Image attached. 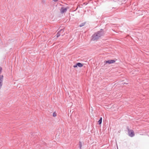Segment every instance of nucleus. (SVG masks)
<instances>
[{"label": "nucleus", "instance_id": "nucleus-8", "mask_svg": "<svg viewBox=\"0 0 149 149\" xmlns=\"http://www.w3.org/2000/svg\"><path fill=\"white\" fill-rule=\"evenodd\" d=\"M102 117H100V120L98 121V123L99 125L101 124L102 123Z\"/></svg>", "mask_w": 149, "mask_h": 149}, {"label": "nucleus", "instance_id": "nucleus-15", "mask_svg": "<svg viewBox=\"0 0 149 149\" xmlns=\"http://www.w3.org/2000/svg\"><path fill=\"white\" fill-rule=\"evenodd\" d=\"M53 1H54L56 2V1H58V0H53Z\"/></svg>", "mask_w": 149, "mask_h": 149}, {"label": "nucleus", "instance_id": "nucleus-12", "mask_svg": "<svg viewBox=\"0 0 149 149\" xmlns=\"http://www.w3.org/2000/svg\"><path fill=\"white\" fill-rule=\"evenodd\" d=\"M53 117H56V112H54L53 114Z\"/></svg>", "mask_w": 149, "mask_h": 149}, {"label": "nucleus", "instance_id": "nucleus-5", "mask_svg": "<svg viewBox=\"0 0 149 149\" xmlns=\"http://www.w3.org/2000/svg\"><path fill=\"white\" fill-rule=\"evenodd\" d=\"M67 10V8L66 7H62L60 9V12L61 13H63L66 12Z\"/></svg>", "mask_w": 149, "mask_h": 149}, {"label": "nucleus", "instance_id": "nucleus-1", "mask_svg": "<svg viewBox=\"0 0 149 149\" xmlns=\"http://www.w3.org/2000/svg\"><path fill=\"white\" fill-rule=\"evenodd\" d=\"M104 34L103 30L101 29L100 31L95 33L92 36L91 40L95 41L97 40Z\"/></svg>", "mask_w": 149, "mask_h": 149}, {"label": "nucleus", "instance_id": "nucleus-7", "mask_svg": "<svg viewBox=\"0 0 149 149\" xmlns=\"http://www.w3.org/2000/svg\"><path fill=\"white\" fill-rule=\"evenodd\" d=\"M64 34H61V33L59 31L57 34V38H58V37H59L61 35L62 36H63V35Z\"/></svg>", "mask_w": 149, "mask_h": 149}, {"label": "nucleus", "instance_id": "nucleus-3", "mask_svg": "<svg viewBox=\"0 0 149 149\" xmlns=\"http://www.w3.org/2000/svg\"><path fill=\"white\" fill-rule=\"evenodd\" d=\"M3 75H0V89L3 85Z\"/></svg>", "mask_w": 149, "mask_h": 149}, {"label": "nucleus", "instance_id": "nucleus-14", "mask_svg": "<svg viewBox=\"0 0 149 149\" xmlns=\"http://www.w3.org/2000/svg\"><path fill=\"white\" fill-rule=\"evenodd\" d=\"M130 73H131V74H134V73H133V71H132Z\"/></svg>", "mask_w": 149, "mask_h": 149}, {"label": "nucleus", "instance_id": "nucleus-11", "mask_svg": "<svg viewBox=\"0 0 149 149\" xmlns=\"http://www.w3.org/2000/svg\"><path fill=\"white\" fill-rule=\"evenodd\" d=\"M64 29H61L59 31L61 33V34H63V33L64 32Z\"/></svg>", "mask_w": 149, "mask_h": 149}, {"label": "nucleus", "instance_id": "nucleus-4", "mask_svg": "<svg viewBox=\"0 0 149 149\" xmlns=\"http://www.w3.org/2000/svg\"><path fill=\"white\" fill-rule=\"evenodd\" d=\"M115 62V61L113 60H110L108 61H105L104 63L105 64L108 63L109 64L113 63Z\"/></svg>", "mask_w": 149, "mask_h": 149}, {"label": "nucleus", "instance_id": "nucleus-13", "mask_svg": "<svg viewBox=\"0 0 149 149\" xmlns=\"http://www.w3.org/2000/svg\"><path fill=\"white\" fill-rule=\"evenodd\" d=\"M2 70V68L0 66V74H1Z\"/></svg>", "mask_w": 149, "mask_h": 149}, {"label": "nucleus", "instance_id": "nucleus-10", "mask_svg": "<svg viewBox=\"0 0 149 149\" xmlns=\"http://www.w3.org/2000/svg\"><path fill=\"white\" fill-rule=\"evenodd\" d=\"M85 24V22H84V23H81L79 25V26L80 27H82L83 26H84V25Z\"/></svg>", "mask_w": 149, "mask_h": 149}, {"label": "nucleus", "instance_id": "nucleus-6", "mask_svg": "<svg viewBox=\"0 0 149 149\" xmlns=\"http://www.w3.org/2000/svg\"><path fill=\"white\" fill-rule=\"evenodd\" d=\"M83 66V64L80 63H78L76 65H74L73 66L74 68H76L78 66L79 67H81Z\"/></svg>", "mask_w": 149, "mask_h": 149}, {"label": "nucleus", "instance_id": "nucleus-9", "mask_svg": "<svg viewBox=\"0 0 149 149\" xmlns=\"http://www.w3.org/2000/svg\"><path fill=\"white\" fill-rule=\"evenodd\" d=\"M82 147V143L81 141H79V147L80 149H81Z\"/></svg>", "mask_w": 149, "mask_h": 149}, {"label": "nucleus", "instance_id": "nucleus-2", "mask_svg": "<svg viewBox=\"0 0 149 149\" xmlns=\"http://www.w3.org/2000/svg\"><path fill=\"white\" fill-rule=\"evenodd\" d=\"M127 129L129 136L131 137H133L134 136V131L132 130H130L128 128Z\"/></svg>", "mask_w": 149, "mask_h": 149}, {"label": "nucleus", "instance_id": "nucleus-16", "mask_svg": "<svg viewBox=\"0 0 149 149\" xmlns=\"http://www.w3.org/2000/svg\"><path fill=\"white\" fill-rule=\"evenodd\" d=\"M135 74H137V72L136 71H135Z\"/></svg>", "mask_w": 149, "mask_h": 149}]
</instances>
